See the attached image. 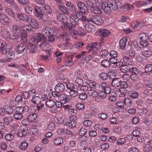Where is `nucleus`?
<instances>
[{"label":"nucleus","instance_id":"1","mask_svg":"<svg viewBox=\"0 0 152 152\" xmlns=\"http://www.w3.org/2000/svg\"><path fill=\"white\" fill-rule=\"evenodd\" d=\"M66 5L68 9L70 12H74V13L71 14L69 16V21L70 25L68 23L65 22L63 23L62 25L64 26V27L68 26L69 30L74 29L76 27L79 26L78 17L77 15L80 16V12L77 10V8L71 2L66 1Z\"/></svg>","mask_w":152,"mask_h":152},{"label":"nucleus","instance_id":"2","mask_svg":"<svg viewBox=\"0 0 152 152\" xmlns=\"http://www.w3.org/2000/svg\"><path fill=\"white\" fill-rule=\"evenodd\" d=\"M12 48V46L11 44H6L3 41H0V48L1 54L5 55L8 52L7 56V59H3L2 62L6 63L15 59V53L11 50Z\"/></svg>","mask_w":152,"mask_h":152},{"label":"nucleus","instance_id":"3","mask_svg":"<svg viewBox=\"0 0 152 152\" xmlns=\"http://www.w3.org/2000/svg\"><path fill=\"white\" fill-rule=\"evenodd\" d=\"M28 108L27 106L18 107L14 110V117L17 120H20L23 118V113L28 110Z\"/></svg>","mask_w":152,"mask_h":152},{"label":"nucleus","instance_id":"4","mask_svg":"<svg viewBox=\"0 0 152 152\" xmlns=\"http://www.w3.org/2000/svg\"><path fill=\"white\" fill-rule=\"evenodd\" d=\"M82 77L85 80L89 82L88 84H90V86H92L91 88L96 89L97 90L100 89V85L92 81L93 76L92 75L89 73H84Z\"/></svg>","mask_w":152,"mask_h":152},{"label":"nucleus","instance_id":"5","mask_svg":"<svg viewBox=\"0 0 152 152\" xmlns=\"http://www.w3.org/2000/svg\"><path fill=\"white\" fill-rule=\"evenodd\" d=\"M12 128L15 131V133L17 132L18 135L20 137L25 136L27 135V129L24 126L19 127L17 124H14Z\"/></svg>","mask_w":152,"mask_h":152},{"label":"nucleus","instance_id":"6","mask_svg":"<svg viewBox=\"0 0 152 152\" xmlns=\"http://www.w3.org/2000/svg\"><path fill=\"white\" fill-rule=\"evenodd\" d=\"M12 31L14 33L12 34V35L11 39L14 41H17L19 39V36L21 35L22 31L17 26H13Z\"/></svg>","mask_w":152,"mask_h":152},{"label":"nucleus","instance_id":"7","mask_svg":"<svg viewBox=\"0 0 152 152\" xmlns=\"http://www.w3.org/2000/svg\"><path fill=\"white\" fill-rule=\"evenodd\" d=\"M76 58L83 61H88L91 59L92 56L91 55L89 54L87 52L82 51L76 55Z\"/></svg>","mask_w":152,"mask_h":152},{"label":"nucleus","instance_id":"8","mask_svg":"<svg viewBox=\"0 0 152 152\" xmlns=\"http://www.w3.org/2000/svg\"><path fill=\"white\" fill-rule=\"evenodd\" d=\"M88 20V21L92 22L98 25H102L104 23L103 18L98 15H94L90 17Z\"/></svg>","mask_w":152,"mask_h":152},{"label":"nucleus","instance_id":"9","mask_svg":"<svg viewBox=\"0 0 152 152\" xmlns=\"http://www.w3.org/2000/svg\"><path fill=\"white\" fill-rule=\"evenodd\" d=\"M98 44L96 42L89 44L88 45V46L87 47V50L93 54L95 55L97 54L98 50L97 44Z\"/></svg>","mask_w":152,"mask_h":152},{"label":"nucleus","instance_id":"10","mask_svg":"<svg viewBox=\"0 0 152 152\" xmlns=\"http://www.w3.org/2000/svg\"><path fill=\"white\" fill-rule=\"evenodd\" d=\"M77 7L78 9L80 10L81 13L86 14L88 13V10L87 7L85 6V4L83 2L79 1L77 2Z\"/></svg>","mask_w":152,"mask_h":152},{"label":"nucleus","instance_id":"11","mask_svg":"<svg viewBox=\"0 0 152 152\" xmlns=\"http://www.w3.org/2000/svg\"><path fill=\"white\" fill-rule=\"evenodd\" d=\"M148 36V34L145 33H142L140 34V37L141 40L140 43L141 45L144 47H146L148 45V43L147 41Z\"/></svg>","mask_w":152,"mask_h":152},{"label":"nucleus","instance_id":"12","mask_svg":"<svg viewBox=\"0 0 152 152\" xmlns=\"http://www.w3.org/2000/svg\"><path fill=\"white\" fill-rule=\"evenodd\" d=\"M26 44L24 43H21L18 45L16 48V53L18 54H23L26 50Z\"/></svg>","mask_w":152,"mask_h":152},{"label":"nucleus","instance_id":"13","mask_svg":"<svg viewBox=\"0 0 152 152\" xmlns=\"http://www.w3.org/2000/svg\"><path fill=\"white\" fill-rule=\"evenodd\" d=\"M120 48L121 49L124 50L125 48H127L129 46L130 43L129 41H128L126 38H123L119 42Z\"/></svg>","mask_w":152,"mask_h":152},{"label":"nucleus","instance_id":"14","mask_svg":"<svg viewBox=\"0 0 152 152\" xmlns=\"http://www.w3.org/2000/svg\"><path fill=\"white\" fill-rule=\"evenodd\" d=\"M43 39V41L46 40L45 36L43 35L40 33H38L36 36L33 37L31 40L32 42L37 43L39 42Z\"/></svg>","mask_w":152,"mask_h":152},{"label":"nucleus","instance_id":"15","mask_svg":"<svg viewBox=\"0 0 152 152\" xmlns=\"http://www.w3.org/2000/svg\"><path fill=\"white\" fill-rule=\"evenodd\" d=\"M57 18L58 20L59 21H60L61 22H62L61 24V28H62L64 29L66 28L68 29V30L69 31H70L72 29L69 30V29L68 26H65L64 27V26H62V24L63 23H64V22L65 21V20L67 18V17L65 16L64 14L63 13H61L60 14H58V15H57Z\"/></svg>","mask_w":152,"mask_h":152},{"label":"nucleus","instance_id":"16","mask_svg":"<svg viewBox=\"0 0 152 152\" xmlns=\"http://www.w3.org/2000/svg\"><path fill=\"white\" fill-rule=\"evenodd\" d=\"M42 35L45 36L49 35L50 34H52L54 33V30L53 28L49 27H44L42 31Z\"/></svg>","mask_w":152,"mask_h":152},{"label":"nucleus","instance_id":"17","mask_svg":"<svg viewBox=\"0 0 152 152\" xmlns=\"http://www.w3.org/2000/svg\"><path fill=\"white\" fill-rule=\"evenodd\" d=\"M98 6H94L93 7L90 8V10L92 13L97 15H101L102 13V10Z\"/></svg>","mask_w":152,"mask_h":152},{"label":"nucleus","instance_id":"18","mask_svg":"<svg viewBox=\"0 0 152 152\" xmlns=\"http://www.w3.org/2000/svg\"><path fill=\"white\" fill-rule=\"evenodd\" d=\"M65 88V86L63 83H59L56 85L55 89L56 92L61 93L64 90Z\"/></svg>","mask_w":152,"mask_h":152},{"label":"nucleus","instance_id":"19","mask_svg":"<svg viewBox=\"0 0 152 152\" xmlns=\"http://www.w3.org/2000/svg\"><path fill=\"white\" fill-rule=\"evenodd\" d=\"M70 97V96H69L64 94H62L59 95L58 100L61 101L63 103H65L69 101Z\"/></svg>","mask_w":152,"mask_h":152},{"label":"nucleus","instance_id":"20","mask_svg":"<svg viewBox=\"0 0 152 152\" xmlns=\"http://www.w3.org/2000/svg\"><path fill=\"white\" fill-rule=\"evenodd\" d=\"M58 47L62 49L70 50L72 48L73 45L71 43L66 42L59 45Z\"/></svg>","mask_w":152,"mask_h":152},{"label":"nucleus","instance_id":"21","mask_svg":"<svg viewBox=\"0 0 152 152\" xmlns=\"http://www.w3.org/2000/svg\"><path fill=\"white\" fill-rule=\"evenodd\" d=\"M98 32L100 37L103 38L105 37L110 33L108 30L104 28L99 29Z\"/></svg>","mask_w":152,"mask_h":152},{"label":"nucleus","instance_id":"22","mask_svg":"<svg viewBox=\"0 0 152 152\" xmlns=\"http://www.w3.org/2000/svg\"><path fill=\"white\" fill-rule=\"evenodd\" d=\"M17 17L20 20L24 22L28 21L29 20V17L26 14L19 13L17 15Z\"/></svg>","mask_w":152,"mask_h":152},{"label":"nucleus","instance_id":"23","mask_svg":"<svg viewBox=\"0 0 152 152\" xmlns=\"http://www.w3.org/2000/svg\"><path fill=\"white\" fill-rule=\"evenodd\" d=\"M108 2L109 4V7L110 8V11L115 10L118 8V6L117 3L114 0H108Z\"/></svg>","mask_w":152,"mask_h":152},{"label":"nucleus","instance_id":"24","mask_svg":"<svg viewBox=\"0 0 152 152\" xmlns=\"http://www.w3.org/2000/svg\"><path fill=\"white\" fill-rule=\"evenodd\" d=\"M110 83L108 82H103L101 84V86L103 90L110 92L111 91L110 88Z\"/></svg>","mask_w":152,"mask_h":152},{"label":"nucleus","instance_id":"25","mask_svg":"<svg viewBox=\"0 0 152 152\" xmlns=\"http://www.w3.org/2000/svg\"><path fill=\"white\" fill-rule=\"evenodd\" d=\"M34 12L36 16L39 19H41L42 18L43 15L39 7L37 6L35 7Z\"/></svg>","mask_w":152,"mask_h":152},{"label":"nucleus","instance_id":"26","mask_svg":"<svg viewBox=\"0 0 152 152\" xmlns=\"http://www.w3.org/2000/svg\"><path fill=\"white\" fill-rule=\"evenodd\" d=\"M110 61L112 64H114L113 66L114 67L120 66L122 64L121 62L117 59L116 57L110 58Z\"/></svg>","mask_w":152,"mask_h":152},{"label":"nucleus","instance_id":"27","mask_svg":"<svg viewBox=\"0 0 152 152\" xmlns=\"http://www.w3.org/2000/svg\"><path fill=\"white\" fill-rule=\"evenodd\" d=\"M121 80L119 78L113 79L111 81V84L113 86L117 88L120 86Z\"/></svg>","mask_w":152,"mask_h":152},{"label":"nucleus","instance_id":"28","mask_svg":"<svg viewBox=\"0 0 152 152\" xmlns=\"http://www.w3.org/2000/svg\"><path fill=\"white\" fill-rule=\"evenodd\" d=\"M123 61L125 65L130 66L134 64L132 60L127 56H124L123 58Z\"/></svg>","mask_w":152,"mask_h":152},{"label":"nucleus","instance_id":"29","mask_svg":"<svg viewBox=\"0 0 152 152\" xmlns=\"http://www.w3.org/2000/svg\"><path fill=\"white\" fill-rule=\"evenodd\" d=\"M3 121L5 125H8L10 124L13 120V118L11 116H9L4 118Z\"/></svg>","mask_w":152,"mask_h":152},{"label":"nucleus","instance_id":"30","mask_svg":"<svg viewBox=\"0 0 152 152\" xmlns=\"http://www.w3.org/2000/svg\"><path fill=\"white\" fill-rule=\"evenodd\" d=\"M29 23L30 24V26L31 27H32L33 28H38L39 25L38 22L36 20L32 19V18H29Z\"/></svg>","mask_w":152,"mask_h":152},{"label":"nucleus","instance_id":"31","mask_svg":"<svg viewBox=\"0 0 152 152\" xmlns=\"http://www.w3.org/2000/svg\"><path fill=\"white\" fill-rule=\"evenodd\" d=\"M75 84L77 88L80 87L83 84V80L82 79L79 77H77L75 80Z\"/></svg>","mask_w":152,"mask_h":152},{"label":"nucleus","instance_id":"32","mask_svg":"<svg viewBox=\"0 0 152 152\" xmlns=\"http://www.w3.org/2000/svg\"><path fill=\"white\" fill-rule=\"evenodd\" d=\"M101 7L105 12L109 13L110 11L109 4H108L106 2H104Z\"/></svg>","mask_w":152,"mask_h":152},{"label":"nucleus","instance_id":"33","mask_svg":"<svg viewBox=\"0 0 152 152\" xmlns=\"http://www.w3.org/2000/svg\"><path fill=\"white\" fill-rule=\"evenodd\" d=\"M0 21L2 23H5L7 24H8L10 22L7 17L3 14H0Z\"/></svg>","mask_w":152,"mask_h":152},{"label":"nucleus","instance_id":"34","mask_svg":"<svg viewBox=\"0 0 152 152\" xmlns=\"http://www.w3.org/2000/svg\"><path fill=\"white\" fill-rule=\"evenodd\" d=\"M141 54L145 57H149L151 56L152 54V52L150 50H143L142 51Z\"/></svg>","mask_w":152,"mask_h":152},{"label":"nucleus","instance_id":"35","mask_svg":"<svg viewBox=\"0 0 152 152\" xmlns=\"http://www.w3.org/2000/svg\"><path fill=\"white\" fill-rule=\"evenodd\" d=\"M28 50L33 53H35L37 51V48L34 45L32 44H30L27 47Z\"/></svg>","mask_w":152,"mask_h":152},{"label":"nucleus","instance_id":"36","mask_svg":"<svg viewBox=\"0 0 152 152\" xmlns=\"http://www.w3.org/2000/svg\"><path fill=\"white\" fill-rule=\"evenodd\" d=\"M85 30L89 33L94 31H95L94 26L91 24L85 25Z\"/></svg>","mask_w":152,"mask_h":152},{"label":"nucleus","instance_id":"37","mask_svg":"<svg viewBox=\"0 0 152 152\" xmlns=\"http://www.w3.org/2000/svg\"><path fill=\"white\" fill-rule=\"evenodd\" d=\"M128 93L129 96L131 98L136 99L138 97V93L135 91H129Z\"/></svg>","mask_w":152,"mask_h":152},{"label":"nucleus","instance_id":"38","mask_svg":"<svg viewBox=\"0 0 152 152\" xmlns=\"http://www.w3.org/2000/svg\"><path fill=\"white\" fill-rule=\"evenodd\" d=\"M45 52L47 54L45 56L43 55L41 56L42 59L45 61L48 60V58H50L52 56V55L51 53V51L46 50Z\"/></svg>","mask_w":152,"mask_h":152},{"label":"nucleus","instance_id":"39","mask_svg":"<svg viewBox=\"0 0 152 152\" xmlns=\"http://www.w3.org/2000/svg\"><path fill=\"white\" fill-rule=\"evenodd\" d=\"M37 118V115L36 113L31 114L29 115L27 117V120L29 122L34 121Z\"/></svg>","mask_w":152,"mask_h":152},{"label":"nucleus","instance_id":"40","mask_svg":"<svg viewBox=\"0 0 152 152\" xmlns=\"http://www.w3.org/2000/svg\"><path fill=\"white\" fill-rule=\"evenodd\" d=\"M5 11L6 13L8 15L13 18H15V14L11 9L6 7L5 9Z\"/></svg>","mask_w":152,"mask_h":152},{"label":"nucleus","instance_id":"41","mask_svg":"<svg viewBox=\"0 0 152 152\" xmlns=\"http://www.w3.org/2000/svg\"><path fill=\"white\" fill-rule=\"evenodd\" d=\"M42 7H43V10L46 14H50L51 13L52 10L49 5L44 4Z\"/></svg>","mask_w":152,"mask_h":152},{"label":"nucleus","instance_id":"42","mask_svg":"<svg viewBox=\"0 0 152 152\" xmlns=\"http://www.w3.org/2000/svg\"><path fill=\"white\" fill-rule=\"evenodd\" d=\"M109 100L112 102H115L116 100V94L114 92H110L108 97Z\"/></svg>","mask_w":152,"mask_h":152},{"label":"nucleus","instance_id":"43","mask_svg":"<svg viewBox=\"0 0 152 152\" xmlns=\"http://www.w3.org/2000/svg\"><path fill=\"white\" fill-rule=\"evenodd\" d=\"M66 66L70 67L73 65L72 58L71 57L67 58L64 62Z\"/></svg>","mask_w":152,"mask_h":152},{"label":"nucleus","instance_id":"44","mask_svg":"<svg viewBox=\"0 0 152 152\" xmlns=\"http://www.w3.org/2000/svg\"><path fill=\"white\" fill-rule=\"evenodd\" d=\"M9 4L12 8L15 10L17 11L18 12H19L20 11V8L18 6V4L15 2L14 0Z\"/></svg>","mask_w":152,"mask_h":152},{"label":"nucleus","instance_id":"45","mask_svg":"<svg viewBox=\"0 0 152 152\" xmlns=\"http://www.w3.org/2000/svg\"><path fill=\"white\" fill-rule=\"evenodd\" d=\"M58 8L62 12H64L66 14L69 15V12L66 8V7L63 5H59L58 6Z\"/></svg>","mask_w":152,"mask_h":152},{"label":"nucleus","instance_id":"46","mask_svg":"<svg viewBox=\"0 0 152 152\" xmlns=\"http://www.w3.org/2000/svg\"><path fill=\"white\" fill-rule=\"evenodd\" d=\"M1 33L3 37L4 38H8L10 36V33L6 30L2 29L1 31Z\"/></svg>","mask_w":152,"mask_h":152},{"label":"nucleus","instance_id":"47","mask_svg":"<svg viewBox=\"0 0 152 152\" xmlns=\"http://www.w3.org/2000/svg\"><path fill=\"white\" fill-rule=\"evenodd\" d=\"M63 140L61 137H57L53 141L54 144L56 145H61L63 143Z\"/></svg>","mask_w":152,"mask_h":152},{"label":"nucleus","instance_id":"48","mask_svg":"<svg viewBox=\"0 0 152 152\" xmlns=\"http://www.w3.org/2000/svg\"><path fill=\"white\" fill-rule=\"evenodd\" d=\"M55 127V124L53 122H50L48 124L47 129L49 131L54 130Z\"/></svg>","mask_w":152,"mask_h":152},{"label":"nucleus","instance_id":"49","mask_svg":"<svg viewBox=\"0 0 152 152\" xmlns=\"http://www.w3.org/2000/svg\"><path fill=\"white\" fill-rule=\"evenodd\" d=\"M22 30L26 33V32H29L32 31L31 26L27 25H25L22 27Z\"/></svg>","mask_w":152,"mask_h":152},{"label":"nucleus","instance_id":"50","mask_svg":"<svg viewBox=\"0 0 152 152\" xmlns=\"http://www.w3.org/2000/svg\"><path fill=\"white\" fill-rule=\"evenodd\" d=\"M127 65L125 64L122 65L120 68L121 71L123 73L129 72L130 68Z\"/></svg>","mask_w":152,"mask_h":152},{"label":"nucleus","instance_id":"51","mask_svg":"<svg viewBox=\"0 0 152 152\" xmlns=\"http://www.w3.org/2000/svg\"><path fill=\"white\" fill-rule=\"evenodd\" d=\"M77 29L79 35L84 36L86 35V31L81 27L78 26L77 28Z\"/></svg>","mask_w":152,"mask_h":152},{"label":"nucleus","instance_id":"52","mask_svg":"<svg viewBox=\"0 0 152 152\" xmlns=\"http://www.w3.org/2000/svg\"><path fill=\"white\" fill-rule=\"evenodd\" d=\"M99 118L102 120L106 119L108 117V115L105 113H99L98 115Z\"/></svg>","mask_w":152,"mask_h":152},{"label":"nucleus","instance_id":"53","mask_svg":"<svg viewBox=\"0 0 152 152\" xmlns=\"http://www.w3.org/2000/svg\"><path fill=\"white\" fill-rule=\"evenodd\" d=\"M55 104V102L51 99L48 100L45 102L46 106L49 107H53L54 105Z\"/></svg>","mask_w":152,"mask_h":152},{"label":"nucleus","instance_id":"54","mask_svg":"<svg viewBox=\"0 0 152 152\" xmlns=\"http://www.w3.org/2000/svg\"><path fill=\"white\" fill-rule=\"evenodd\" d=\"M28 143L27 142L23 141L20 143L19 147L22 150H25L28 147Z\"/></svg>","mask_w":152,"mask_h":152},{"label":"nucleus","instance_id":"55","mask_svg":"<svg viewBox=\"0 0 152 152\" xmlns=\"http://www.w3.org/2000/svg\"><path fill=\"white\" fill-rule=\"evenodd\" d=\"M31 102L34 104H38L41 102V99L39 96H34L31 99Z\"/></svg>","mask_w":152,"mask_h":152},{"label":"nucleus","instance_id":"56","mask_svg":"<svg viewBox=\"0 0 152 152\" xmlns=\"http://www.w3.org/2000/svg\"><path fill=\"white\" fill-rule=\"evenodd\" d=\"M5 112L9 114H12L13 111V108L10 106H6L4 108Z\"/></svg>","mask_w":152,"mask_h":152},{"label":"nucleus","instance_id":"57","mask_svg":"<svg viewBox=\"0 0 152 152\" xmlns=\"http://www.w3.org/2000/svg\"><path fill=\"white\" fill-rule=\"evenodd\" d=\"M110 92H107L106 91L103 90H100L98 93V95L100 96L103 97V98L105 97L107 94H109Z\"/></svg>","mask_w":152,"mask_h":152},{"label":"nucleus","instance_id":"58","mask_svg":"<svg viewBox=\"0 0 152 152\" xmlns=\"http://www.w3.org/2000/svg\"><path fill=\"white\" fill-rule=\"evenodd\" d=\"M60 37L63 40L66 41L69 40V37L68 34L64 33L61 35Z\"/></svg>","mask_w":152,"mask_h":152},{"label":"nucleus","instance_id":"59","mask_svg":"<svg viewBox=\"0 0 152 152\" xmlns=\"http://www.w3.org/2000/svg\"><path fill=\"white\" fill-rule=\"evenodd\" d=\"M145 70L147 73L148 72L150 73H152V64H147L145 67Z\"/></svg>","mask_w":152,"mask_h":152},{"label":"nucleus","instance_id":"60","mask_svg":"<svg viewBox=\"0 0 152 152\" xmlns=\"http://www.w3.org/2000/svg\"><path fill=\"white\" fill-rule=\"evenodd\" d=\"M110 62L107 60H104L101 62L102 65L104 67H108L110 66Z\"/></svg>","mask_w":152,"mask_h":152},{"label":"nucleus","instance_id":"61","mask_svg":"<svg viewBox=\"0 0 152 152\" xmlns=\"http://www.w3.org/2000/svg\"><path fill=\"white\" fill-rule=\"evenodd\" d=\"M108 51L107 50H104L100 52V56L102 58H104L108 54Z\"/></svg>","mask_w":152,"mask_h":152},{"label":"nucleus","instance_id":"62","mask_svg":"<svg viewBox=\"0 0 152 152\" xmlns=\"http://www.w3.org/2000/svg\"><path fill=\"white\" fill-rule=\"evenodd\" d=\"M124 104L128 106L131 105L132 102L131 99L128 98H126L124 100Z\"/></svg>","mask_w":152,"mask_h":152},{"label":"nucleus","instance_id":"63","mask_svg":"<svg viewBox=\"0 0 152 152\" xmlns=\"http://www.w3.org/2000/svg\"><path fill=\"white\" fill-rule=\"evenodd\" d=\"M86 3L87 5L91 8L95 6L94 1L91 0H86Z\"/></svg>","mask_w":152,"mask_h":152},{"label":"nucleus","instance_id":"64","mask_svg":"<svg viewBox=\"0 0 152 152\" xmlns=\"http://www.w3.org/2000/svg\"><path fill=\"white\" fill-rule=\"evenodd\" d=\"M109 77V75L107 73L102 72L100 75V78L103 80H106Z\"/></svg>","mask_w":152,"mask_h":152}]
</instances>
